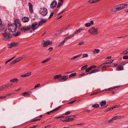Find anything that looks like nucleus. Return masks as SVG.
Here are the masks:
<instances>
[{"instance_id": "412c9836", "label": "nucleus", "mask_w": 128, "mask_h": 128, "mask_svg": "<svg viewBox=\"0 0 128 128\" xmlns=\"http://www.w3.org/2000/svg\"><path fill=\"white\" fill-rule=\"evenodd\" d=\"M19 61L18 59H16L14 60V61H12L10 64V66H12L13 64H15L16 62H17Z\"/></svg>"}, {"instance_id": "de8ad7c7", "label": "nucleus", "mask_w": 128, "mask_h": 128, "mask_svg": "<svg viewBox=\"0 0 128 128\" xmlns=\"http://www.w3.org/2000/svg\"><path fill=\"white\" fill-rule=\"evenodd\" d=\"M66 122H70L69 116L66 117Z\"/></svg>"}, {"instance_id": "e2e57ef3", "label": "nucleus", "mask_w": 128, "mask_h": 128, "mask_svg": "<svg viewBox=\"0 0 128 128\" xmlns=\"http://www.w3.org/2000/svg\"><path fill=\"white\" fill-rule=\"evenodd\" d=\"M96 66H92L90 67V68L91 69V70L93 68H95L96 67Z\"/></svg>"}, {"instance_id": "1a4fd4ad", "label": "nucleus", "mask_w": 128, "mask_h": 128, "mask_svg": "<svg viewBox=\"0 0 128 128\" xmlns=\"http://www.w3.org/2000/svg\"><path fill=\"white\" fill-rule=\"evenodd\" d=\"M12 34H8L7 37H4L3 38V39L4 40H10V38L12 37Z\"/></svg>"}, {"instance_id": "bb28decb", "label": "nucleus", "mask_w": 128, "mask_h": 128, "mask_svg": "<svg viewBox=\"0 0 128 128\" xmlns=\"http://www.w3.org/2000/svg\"><path fill=\"white\" fill-rule=\"evenodd\" d=\"M70 121H72L74 119L75 116L74 115L68 116Z\"/></svg>"}, {"instance_id": "0eeeda50", "label": "nucleus", "mask_w": 128, "mask_h": 128, "mask_svg": "<svg viewBox=\"0 0 128 128\" xmlns=\"http://www.w3.org/2000/svg\"><path fill=\"white\" fill-rule=\"evenodd\" d=\"M68 76H63L61 77L59 79V80L60 82H62L68 79Z\"/></svg>"}, {"instance_id": "b1692460", "label": "nucleus", "mask_w": 128, "mask_h": 128, "mask_svg": "<svg viewBox=\"0 0 128 128\" xmlns=\"http://www.w3.org/2000/svg\"><path fill=\"white\" fill-rule=\"evenodd\" d=\"M6 25H2V26H1L0 28V29L1 31H3V30H6Z\"/></svg>"}, {"instance_id": "c756f323", "label": "nucleus", "mask_w": 128, "mask_h": 128, "mask_svg": "<svg viewBox=\"0 0 128 128\" xmlns=\"http://www.w3.org/2000/svg\"><path fill=\"white\" fill-rule=\"evenodd\" d=\"M13 42H12L10 44H8V48H11L13 47L14 46V44L13 43Z\"/></svg>"}, {"instance_id": "5fc2aeb1", "label": "nucleus", "mask_w": 128, "mask_h": 128, "mask_svg": "<svg viewBox=\"0 0 128 128\" xmlns=\"http://www.w3.org/2000/svg\"><path fill=\"white\" fill-rule=\"evenodd\" d=\"M70 112L69 111H68L67 112H66L64 114H65V115H68V114H70Z\"/></svg>"}, {"instance_id": "72a5a7b5", "label": "nucleus", "mask_w": 128, "mask_h": 128, "mask_svg": "<svg viewBox=\"0 0 128 128\" xmlns=\"http://www.w3.org/2000/svg\"><path fill=\"white\" fill-rule=\"evenodd\" d=\"M80 32V28H79L77 30H76L74 32V34H77Z\"/></svg>"}, {"instance_id": "7c9ffc66", "label": "nucleus", "mask_w": 128, "mask_h": 128, "mask_svg": "<svg viewBox=\"0 0 128 128\" xmlns=\"http://www.w3.org/2000/svg\"><path fill=\"white\" fill-rule=\"evenodd\" d=\"M51 58H47L46 60H44V61H42V63H44L46 62H48L49 60H50L51 59Z\"/></svg>"}, {"instance_id": "2f4dec72", "label": "nucleus", "mask_w": 128, "mask_h": 128, "mask_svg": "<svg viewBox=\"0 0 128 128\" xmlns=\"http://www.w3.org/2000/svg\"><path fill=\"white\" fill-rule=\"evenodd\" d=\"M6 30H5L4 32H5V33L2 34V35L4 37H7L8 35V34L6 32Z\"/></svg>"}, {"instance_id": "aec40b11", "label": "nucleus", "mask_w": 128, "mask_h": 128, "mask_svg": "<svg viewBox=\"0 0 128 128\" xmlns=\"http://www.w3.org/2000/svg\"><path fill=\"white\" fill-rule=\"evenodd\" d=\"M100 70L98 69H96L93 70L92 71L88 73V74H90L93 73H95L96 72H99Z\"/></svg>"}, {"instance_id": "4c0bfd02", "label": "nucleus", "mask_w": 128, "mask_h": 128, "mask_svg": "<svg viewBox=\"0 0 128 128\" xmlns=\"http://www.w3.org/2000/svg\"><path fill=\"white\" fill-rule=\"evenodd\" d=\"M61 106H59L56 108L54 109L53 110V111L54 112L58 110L61 107Z\"/></svg>"}, {"instance_id": "4d7b16f0", "label": "nucleus", "mask_w": 128, "mask_h": 128, "mask_svg": "<svg viewBox=\"0 0 128 128\" xmlns=\"http://www.w3.org/2000/svg\"><path fill=\"white\" fill-rule=\"evenodd\" d=\"M64 43V42H62L61 43L58 44V46L59 47H60L62 46L63 45Z\"/></svg>"}, {"instance_id": "6e6d98bb", "label": "nucleus", "mask_w": 128, "mask_h": 128, "mask_svg": "<svg viewBox=\"0 0 128 128\" xmlns=\"http://www.w3.org/2000/svg\"><path fill=\"white\" fill-rule=\"evenodd\" d=\"M13 43L14 44V46H16L18 45L19 43L18 42L16 43L13 42Z\"/></svg>"}, {"instance_id": "680f3d73", "label": "nucleus", "mask_w": 128, "mask_h": 128, "mask_svg": "<svg viewBox=\"0 0 128 128\" xmlns=\"http://www.w3.org/2000/svg\"><path fill=\"white\" fill-rule=\"evenodd\" d=\"M54 112V111H53V110H52V111H50V112H47V114H50L51 113H52V112Z\"/></svg>"}, {"instance_id": "774afa93", "label": "nucleus", "mask_w": 128, "mask_h": 128, "mask_svg": "<svg viewBox=\"0 0 128 128\" xmlns=\"http://www.w3.org/2000/svg\"><path fill=\"white\" fill-rule=\"evenodd\" d=\"M2 90L4 89L5 88H6L5 85H3L2 86Z\"/></svg>"}, {"instance_id": "6ab92c4d", "label": "nucleus", "mask_w": 128, "mask_h": 128, "mask_svg": "<svg viewBox=\"0 0 128 128\" xmlns=\"http://www.w3.org/2000/svg\"><path fill=\"white\" fill-rule=\"evenodd\" d=\"M32 72H30L29 73H26L24 74H22L21 76L22 77H24L29 76L31 75Z\"/></svg>"}, {"instance_id": "e433bc0d", "label": "nucleus", "mask_w": 128, "mask_h": 128, "mask_svg": "<svg viewBox=\"0 0 128 128\" xmlns=\"http://www.w3.org/2000/svg\"><path fill=\"white\" fill-rule=\"evenodd\" d=\"M76 73H73L70 74V75L69 76L70 77H72L73 76H76Z\"/></svg>"}, {"instance_id": "c9c22d12", "label": "nucleus", "mask_w": 128, "mask_h": 128, "mask_svg": "<svg viewBox=\"0 0 128 128\" xmlns=\"http://www.w3.org/2000/svg\"><path fill=\"white\" fill-rule=\"evenodd\" d=\"M80 56V54H79L78 55H77L75 56H74L73 57L71 58L70 59L71 60H73L74 59H76L78 57Z\"/></svg>"}, {"instance_id": "4468645a", "label": "nucleus", "mask_w": 128, "mask_h": 128, "mask_svg": "<svg viewBox=\"0 0 128 128\" xmlns=\"http://www.w3.org/2000/svg\"><path fill=\"white\" fill-rule=\"evenodd\" d=\"M94 24V22L93 20H91L90 22L88 23L85 24V26L86 27H88L90 26L91 25H92Z\"/></svg>"}, {"instance_id": "a211bd4d", "label": "nucleus", "mask_w": 128, "mask_h": 128, "mask_svg": "<svg viewBox=\"0 0 128 128\" xmlns=\"http://www.w3.org/2000/svg\"><path fill=\"white\" fill-rule=\"evenodd\" d=\"M120 86H116L115 87H111L109 88L108 89H107L106 90V92H108V91H111L112 90L114 89L115 88H118L120 87Z\"/></svg>"}, {"instance_id": "338daca9", "label": "nucleus", "mask_w": 128, "mask_h": 128, "mask_svg": "<svg viewBox=\"0 0 128 128\" xmlns=\"http://www.w3.org/2000/svg\"><path fill=\"white\" fill-rule=\"evenodd\" d=\"M22 89L21 88H20L16 90H15L14 91L16 92L18 91L19 90H21Z\"/></svg>"}, {"instance_id": "052dcab7", "label": "nucleus", "mask_w": 128, "mask_h": 128, "mask_svg": "<svg viewBox=\"0 0 128 128\" xmlns=\"http://www.w3.org/2000/svg\"><path fill=\"white\" fill-rule=\"evenodd\" d=\"M70 26V24L68 25V26H65V27H64V29H65V30H66V29H68V27Z\"/></svg>"}, {"instance_id": "9b49d317", "label": "nucleus", "mask_w": 128, "mask_h": 128, "mask_svg": "<svg viewBox=\"0 0 128 128\" xmlns=\"http://www.w3.org/2000/svg\"><path fill=\"white\" fill-rule=\"evenodd\" d=\"M47 20L46 19H43L42 18V20H40L39 22V24H38V26H39L42 25V24L45 23L46 21Z\"/></svg>"}, {"instance_id": "a19ab883", "label": "nucleus", "mask_w": 128, "mask_h": 128, "mask_svg": "<svg viewBox=\"0 0 128 128\" xmlns=\"http://www.w3.org/2000/svg\"><path fill=\"white\" fill-rule=\"evenodd\" d=\"M77 101V100H74L73 101H71L70 102H68L67 103V104H72L74 102Z\"/></svg>"}, {"instance_id": "f257e3e1", "label": "nucleus", "mask_w": 128, "mask_h": 128, "mask_svg": "<svg viewBox=\"0 0 128 128\" xmlns=\"http://www.w3.org/2000/svg\"><path fill=\"white\" fill-rule=\"evenodd\" d=\"M8 29L11 32H15L17 28H19L21 27V24L20 20L18 19L15 20L14 23L11 24H8Z\"/></svg>"}, {"instance_id": "dca6fc26", "label": "nucleus", "mask_w": 128, "mask_h": 128, "mask_svg": "<svg viewBox=\"0 0 128 128\" xmlns=\"http://www.w3.org/2000/svg\"><path fill=\"white\" fill-rule=\"evenodd\" d=\"M110 66L109 65H106L105 64H104L103 65H102V64L99 66H98L99 68L102 67L103 68H108L110 67Z\"/></svg>"}, {"instance_id": "a878e982", "label": "nucleus", "mask_w": 128, "mask_h": 128, "mask_svg": "<svg viewBox=\"0 0 128 128\" xmlns=\"http://www.w3.org/2000/svg\"><path fill=\"white\" fill-rule=\"evenodd\" d=\"M18 81V79L17 78H14L11 80L10 82H17Z\"/></svg>"}, {"instance_id": "20e7f679", "label": "nucleus", "mask_w": 128, "mask_h": 128, "mask_svg": "<svg viewBox=\"0 0 128 128\" xmlns=\"http://www.w3.org/2000/svg\"><path fill=\"white\" fill-rule=\"evenodd\" d=\"M88 32L90 34L93 35H96L98 34V29L94 27L90 28Z\"/></svg>"}, {"instance_id": "13d9d810", "label": "nucleus", "mask_w": 128, "mask_h": 128, "mask_svg": "<svg viewBox=\"0 0 128 128\" xmlns=\"http://www.w3.org/2000/svg\"><path fill=\"white\" fill-rule=\"evenodd\" d=\"M114 109L113 108V106H112V107L110 108H109L108 109V111H111L112 110Z\"/></svg>"}, {"instance_id": "5701e85b", "label": "nucleus", "mask_w": 128, "mask_h": 128, "mask_svg": "<svg viewBox=\"0 0 128 128\" xmlns=\"http://www.w3.org/2000/svg\"><path fill=\"white\" fill-rule=\"evenodd\" d=\"M123 66H122L120 65H119L118 67L117 68L116 70L118 71H119L121 70H123Z\"/></svg>"}, {"instance_id": "603ef678", "label": "nucleus", "mask_w": 128, "mask_h": 128, "mask_svg": "<svg viewBox=\"0 0 128 128\" xmlns=\"http://www.w3.org/2000/svg\"><path fill=\"white\" fill-rule=\"evenodd\" d=\"M61 121L62 122H66V117L64 118H62L60 119Z\"/></svg>"}, {"instance_id": "f704fd0d", "label": "nucleus", "mask_w": 128, "mask_h": 128, "mask_svg": "<svg viewBox=\"0 0 128 128\" xmlns=\"http://www.w3.org/2000/svg\"><path fill=\"white\" fill-rule=\"evenodd\" d=\"M64 30H65V29L63 28L58 32V34H59Z\"/></svg>"}, {"instance_id": "bf43d9fd", "label": "nucleus", "mask_w": 128, "mask_h": 128, "mask_svg": "<svg viewBox=\"0 0 128 128\" xmlns=\"http://www.w3.org/2000/svg\"><path fill=\"white\" fill-rule=\"evenodd\" d=\"M40 120V119H34L31 121V122H35L38 120Z\"/></svg>"}, {"instance_id": "393cba45", "label": "nucleus", "mask_w": 128, "mask_h": 128, "mask_svg": "<svg viewBox=\"0 0 128 128\" xmlns=\"http://www.w3.org/2000/svg\"><path fill=\"white\" fill-rule=\"evenodd\" d=\"M106 102L105 100H102L100 103V105L101 106H104L106 104Z\"/></svg>"}, {"instance_id": "f8f14e48", "label": "nucleus", "mask_w": 128, "mask_h": 128, "mask_svg": "<svg viewBox=\"0 0 128 128\" xmlns=\"http://www.w3.org/2000/svg\"><path fill=\"white\" fill-rule=\"evenodd\" d=\"M74 34H72V35H70L68 36H66L65 38L63 40V42H65L68 39L73 37L74 36Z\"/></svg>"}, {"instance_id": "cd10ccee", "label": "nucleus", "mask_w": 128, "mask_h": 128, "mask_svg": "<svg viewBox=\"0 0 128 128\" xmlns=\"http://www.w3.org/2000/svg\"><path fill=\"white\" fill-rule=\"evenodd\" d=\"M100 51V50L98 49H95L93 52V53L94 54L98 53Z\"/></svg>"}, {"instance_id": "0e129e2a", "label": "nucleus", "mask_w": 128, "mask_h": 128, "mask_svg": "<svg viewBox=\"0 0 128 128\" xmlns=\"http://www.w3.org/2000/svg\"><path fill=\"white\" fill-rule=\"evenodd\" d=\"M53 48L52 47H50L48 49V50L50 51H52L53 50Z\"/></svg>"}, {"instance_id": "c03bdc74", "label": "nucleus", "mask_w": 128, "mask_h": 128, "mask_svg": "<svg viewBox=\"0 0 128 128\" xmlns=\"http://www.w3.org/2000/svg\"><path fill=\"white\" fill-rule=\"evenodd\" d=\"M117 119H120L124 117L123 116H116Z\"/></svg>"}, {"instance_id": "ea45409f", "label": "nucleus", "mask_w": 128, "mask_h": 128, "mask_svg": "<svg viewBox=\"0 0 128 128\" xmlns=\"http://www.w3.org/2000/svg\"><path fill=\"white\" fill-rule=\"evenodd\" d=\"M87 67L88 65H85L84 66L82 67L81 69L82 70H85L86 68Z\"/></svg>"}, {"instance_id": "a18cd8bd", "label": "nucleus", "mask_w": 128, "mask_h": 128, "mask_svg": "<svg viewBox=\"0 0 128 128\" xmlns=\"http://www.w3.org/2000/svg\"><path fill=\"white\" fill-rule=\"evenodd\" d=\"M40 84H38L34 86V88H36L37 87H40Z\"/></svg>"}, {"instance_id": "6e6552de", "label": "nucleus", "mask_w": 128, "mask_h": 128, "mask_svg": "<svg viewBox=\"0 0 128 128\" xmlns=\"http://www.w3.org/2000/svg\"><path fill=\"white\" fill-rule=\"evenodd\" d=\"M57 4V2L56 0L53 1L50 4V7L52 8H54L56 6Z\"/></svg>"}, {"instance_id": "f03ea898", "label": "nucleus", "mask_w": 128, "mask_h": 128, "mask_svg": "<svg viewBox=\"0 0 128 128\" xmlns=\"http://www.w3.org/2000/svg\"><path fill=\"white\" fill-rule=\"evenodd\" d=\"M38 27L37 22H33L31 26L30 25L28 26H22L20 30L22 32H25L32 28L33 31H34L38 28Z\"/></svg>"}, {"instance_id": "69168bd1", "label": "nucleus", "mask_w": 128, "mask_h": 128, "mask_svg": "<svg viewBox=\"0 0 128 128\" xmlns=\"http://www.w3.org/2000/svg\"><path fill=\"white\" fill-rule=\"evenodd\" d=\"M51 126L49 125L44 126V128H49Z\"/></svg>"}, {"instance_id": "864d4df0", "label": "nucleus", "mask_w": 128, "mask_h": 128, "mask_svg": "<svg viewBox=\"0 0 128 128\" xmlns=\"http://www.w3.org/2000/svg\"><path fill=\"white\" fill-rule=\"evenodd\" d=\"M113 122V119L112 118L110 120H108V122H106V123H111L112 122Z\"/></svg>"}, {"instance_id": "f3484780", "label": "nucleus", "mask_w": 128, "mask_h": 128, "mask_svg": "<svg viewBox=\"0 0 128 128\" xmlns=\"http://www.w3.org/2000/svg\"><path fill=\"white\" fill-rule=\"evenodd\" d=\"M114 61L113 60H107L103 64H102V65H104V64H110L112 63Z\"/></svg>"}, {"instance_id": "49530a36", "label": "nucleus", "mask_w": 128, "mask_h": 128, "mask_svg": "<svg viewBox=\"0 0 128 128\" xmlns=\"http://www.w3.org/2000/svg\"><path fill=\"white\" fill-rule=\"evenodd\" d=\"M82 56H83V57H82L83 58H84L85 57H88V55L87 54H84L82 55Z\"/></svg>"}, {"instance_id": "7ed1b4c3", "label": "nucleus", "mask_w": 128, "mask_h": 128, "mask_svg": "<svg viewBox=\"0 0 128 128\" xmlns=\"http://www.w3.org/2000/svg\"><path fill=\"white\" fill-rule=\"evenodd\" d=\"M128 4H123L112 7L110 9L111 12H116L127 7Z\"/></svg>"}, {"instance_id": "58836bf2", "label": "nucleus", "mask_w": 128, "mask_h": 128, "mask_svg": "<svg viewBox=\"0 0 128 128\" xmlns=\"http://www.w3.org/2000/svg\"><path fill=\"white\" fill-rule=\"evenodd\" d=\"M120 54H127V53L126 50H125L122 52Z\"/></svg>"}, {"instance_id": "9d476101", "label": "nucleus", "mask_w": 128, "mask_h": 128, "mask_svg": "<svg viewBox=\"0 0 128 128\" xmlns=\"http://www.w3.org/2000/svg\"><path fill=\"white\" fill-rule=\"evenodd\" d=\"M29 18L27 16H24L22 18V21L24 22H28L29 21Z\"/></svg>"}, {"instance_id": "39448f33", "label": "nucleus", "mask_w": 128, "mask_h": 128, "mask_svg": "<svg viewBox=\"0 0 128 128\" xmlns=\"http://www.w3.org/2000/svg\"><path fill=\"white\" fill-rule=\"evenodd\" d=\"M52 44V41H50L49 40H47L46 41L43 40L42 42V45H44L43 47H46L48 45Z\"/></svg>"}, {"instance_id": "4be33fe9", "label": "nucleus", "mask_w": 128, "mask_h": 128, "mask_svg": "<svg viewBox=\"0 0 128 128\" xmlns=\"http://www.w3.org/2000/svg\"><path fill=\"white\" fill-rule=\"evenodd\" d=\"M61 76H62L61 74L56 75L54 76V79L55 80L58 78H60Z\"/></svg>"}, {"instance_id": "423d86ee", "label": "nucleus", "mask_w": 128, "mask_h": 128, "mask_svg": "<svg viewBox=\"0 0 128 128\" xmlns=\"http://www.w3.org/2000/svg\"><path fill=\"white\" fill-rule=\"evenodd\" d=\"M40 14L42 16H45L48 13L47 9L45 8H41L40 10Z\"/></svg>"}, {"instance_id": "8fccbe9b", "label": "nucleus", "mask_w": 128, "mask_h": 128, "mask_svg": "<svg viewBox=\"0 0 128 128\" xmlns=\"http://www.w3.org/2000/svg\"><path fill=\"white\" fill-rule=\"evenodd\" d=\"M120 105H116L115 106H113V108L114 109L115 108H119L120 107Z\"/></svg>"}, {"instance_id": "3c124183", "label": "nucleus", "mask_w": 128, "mask_h": 128, "mask_svg": "<svg viewBox=\"0 0 128 128\" xmlns=\"http://www.w3.org/2000/svg\"><path fill=\"white\" fill-rule=\"evenodd\" d=\"M88 2L91 3H93L95 2V1L94 0H90Z\"/></svg>"}, {"instance_id": "09e8293b", "label": "nucleus", "mask_w": 128, "mask_h": 128, "mask_svg": "<svg viewBox=\"0 0 128 128\" xmlns=\"http://www.w3.org/2000/svg\"><path fill=\"white\" fill-rule=\"evenodd\" d=\"M123 58L124 59H128V56H123Z\"/></svg>"}, {"instance_id": "79ce46f5", "label": "nucleus", "mask_w": 128, "mask_h": 128, "mask_svg": "<svg viewBox=\"0 0 128 128\" xmlns=\"http://www.w3.org/2000/svg\"><path fill=\"white\" fill-rule=\"evenodd\" d=\"M12 84L11 83L8 84H7L5 85L6 88H8L12 85Z\"/></svg>"}, {"instance_id": "2eb2a0df", "label": "nucleus", "mask_w": 128, "mask_h": 128, "mask_svg": "<svg viewBox=\"0 0 128 128\" xmlns=\"http://www.w3.org/2000/svg\"><path fill=\"white\" fill-rule=\"evenodd\" d=\"M32 94V92H24L23 94H22V95L23 96H28Z\"/></svg>"}, {"instance_id": "37998d69", "label": "nucleus", "mask_w": 128, "mask_h": 128, "mask_svg": "<svg viewBox=\"0 0 128 128\" xmlns=\"http://www.w3.org/2000/svg\"><path fill=\"white\" fill-rule=\"evenodd\" d=\"M91 70L90 67H89L86 69L85 72H89L90 70Z\"/></svg>"}, {"instance_id": "c85d7f7f", "label": "nucleus", "mask_w": 128, "mask_h": 128, "mask_svg": "<svg viewBox=\"0 0 128 128\" xmlns=\"http://www.w3.org/2000/svg\"><path fill=\"white\" fill-rule=\"evenodd\" d=\"M99 106V104H95L94 105H92V107L94 108H98Z\"/></svg>"}, {"instance_id": "473e14b6", "label": "nucleus", "mask_w": 128, "mask_h": 128, "mask_svg": "<svg viewBox=\"0 0 128 128\" xmlns=\"http://www.w3.org/2000/svg\"><path fill=\"white\" fill-rule=\"evenodd\" d=\"M12 34L13 36H17L20 34V33L19 32H18L17 33H12Z\"/></svg>"}, {"instance_id": "ddd939ff", "label": "nucleus", "mask_w": 128, "mask_h": 128, "mask_svg": "<svg viewBox=\"0 0 128 128\" xmlns=\"http://www.w3.org/2000/svg\"><path fill=\"white\" fill-rule=\"evenodd\" d=\"M28 4L30 12L31 13H32L33 12L32 5L30 2H29Z\"/></svg>"}]
</instances>
